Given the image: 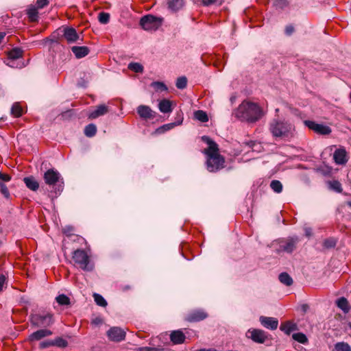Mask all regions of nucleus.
<instances>
[{
  "instance_id": "f257e3e1",
  "label": "nucleus",
  "mask_w": 351,
  "mask_h": 351,
  "mask_svg": "<svg viewBox=\"0 0 351 351\" xmlns=\"http://www.w3.org/2000/svg\"><path fill=\"white\" fill-rule=\"evenodd\" d=\"M208 147L204 151L206 155V169L210 172H217L224 167L225 159L219 154L217 144L207 136L202 137Z\"/></svg>"
},
{
  "instance_id": "f03ea898",
  "label": "nucleus",
  "mask_w": 351,
  "mask_h": 351,
  "mask_svg": "<svg viewBox=\"0 0 351 351\" xmlns=\"http://www.w3.org/2000/svg\"><path fill=\"white\" fill-rule=\"evenodd\" d=\"M232 115L241 121L254 123L263 116V112L257 104L245 100L233 111Z\"/></svg>"
},
{
  "instance_id": "7ed1b4c3",
  "label": "nucleus",
  "mask_w": 351,
  "mask_h": 351,
  "mask_svg": "<svg viewBox=\"0 0 351 351\" xmlns=\"http://www.w3.org/2000/svg\"><path fill=\"white\" fill-rule=\"evenodd\" d=\"M269 130L274 138L286 139L293 136L295 127L289 121L274 119L269 123Z\"/></svg>"
},
{
  "instance_id": "20e7f679",
  "label": "nucleus",
  "mask_w": 351,
  "mask_h": 351,
  "mask_svg": "<svg viewBox=\"0 0 351 351\" xmlns=\"http://www.w3.org/2000/svg\"><path fill=\"white\" fill-rule=\"evenodd\" d=\"M44 180L47 184L52 186L56 195L60 194L64 189V182L58 171L51 169L44 174Z\"/></svg>"
},
{
  "instance_id": "39448f33",
  "label": "nucleus",
  "mask_w": 351,
  "mask_h": 351,
  "mask_svg": "<svg viewBox=\"0 0 351 351\" xmlns=\"http://www.w3.org/2000/svg\"><path fill=\"white\" fill-rule=\"evenodd\" d=\"M72 259L75 264L84 271H91L94 268V265L90 263L89 256L84 250H75L73 252Z\"/></svg>"
},
{
  "instance_id": "423d86ee",
  "label": "nucleus",
  "mask_w": 351,
  "mask_h": 351,
  "mask_svg": "<svg viewBox=\"0 0 351 351\" xmlns=\"http://www.w3.org/2000/svg\"><path fill=\"white\" fill-rule=\"evenodd\" d=\"M32 325L36 328H46L51 326L54 321L53 314L47 313L44 314H33L30 315Z\"/></svg>"
},
{
  "instance_id": "0eeeda50",
  "label": "nucleus",
  "mask_w": 351,
  "mask_h": 351,
  "mask_svg": "<svg viewBox=\"0 0 351 351\" xmlns=\"http://www.w3.org/2000/svg\"><path fill=\"white\" fill-rule=\"evenodd\" d=\"M163 19L152 14L143 16L140 20V25L146 31H155L162 25Z\"/></svg>"
},
{
  "instance_id": "6e6552de",
  "label": "nucleus",
  "mask_w": 351,
  "mask_h": 351,
  "mask_svg": "<svg viewBox=\"0 0 351 351\" xmlns=\"http://www.w3.org/2000/svg\"><path fill=\"white\" fill-rule=\"evenodd\" d=\"M298 242L299 238L298 237H292L287 239L280 240L278 241L279 247L276 249V252L278 253L284 252L290 254L295 250Z\"/></svg>"
},
{
  "instance_id": "1a4fd4ad",
  "label": "nucleus",
  "mask_w": 351,
  "mask_h": 351,
  "mask_svg": "<svg viewBox=\"0 0 351 351\" xmlns=\"http://www.w3.org/2000/svg\"><path fill=\"white\" fill-rule=\"evenodd\" d=\"M304 125L309 129L313 130L319 134L326 135L331 132V129L327 125L317 123L315 121L309 120L304 121Z\"/></svg>"
},
{
  "instance_id": "9d476101",
  "label": "nucleus",
  "mask_w": 351,
  "mask_h": 351,
  "mask_svg": "<svg viewBox=\"0 0 351 351\" xmlns=\"http://www.w3.org/2000/svg\"><path fill=\"white\" fill-rule=\"evenodd\" d=\"M107 336L112 341L120 342L125 339V331L119 327H111L107 331Z\"/></svg>"
},
{
  "instance_id": "9b49d317",
  "label": "nucleus",
  "mask_w": 351,
  "mask_h": 351,
  "mask_svg": "<svg viewBox=\"0 0 351 351\" xmlns=\"http://www.w3.org/2000/svg\"><path fill=\"white\" fill-rule=\"evenodd\" d=\"M63 37L69 43H74L82 40V32L78 34L73 27H64L63 31Z\"/></svg>"
},
{
  "instance_id": "f8f14e48",
  "label": "nucleus",
  "mask_w": 351,
  "mask_h": 351,
  "mask_svg": "<svg viewBox=\"0 0 351 351\" xmlns=\"http://www.w3.org/2000/svg\"><path fill=\"white\" fill-rule=\"evenodd\" d=\"M247 337L252 339L256 343H263L267 339L265 332L260 329H250L247 330Z\"/></svg>"
},
{
  "instance_id": "ddd939ff",
  "label": "nucleus",
  "mask_w": 351,
  "mask_h": 351,
  "mask_svg": "<svg viewBox=\"0 0 351 351\" xmlns=\"http://www.w3.org/2000/svg\"><path fill=\"white\" fill-rule=\"evenodd\" d=\"M259 321L265 328L274 330L278 328V320L275 317L261 316Z\"/></svg>"
},
{
  "instance_id": "4468645a",
  "label": "nucleus",
  "mask_w": 351,
  "mask_h": 351,
  "mask_svg": "<svg viewBox=\"0 0 351 351\" xmlns=\"http://www.w3.org/2000/svg\"><path fill=\"white\" fill-rule=\"evenodd\" d=\"M183 121V117L182 114L178 115L176 121L173 123H167L165 124L158 128H157L155 131V133L156 134H163L165 132L170 130L173 129L174 127L177 125H180L182 123Z\"/></svg>"
},
{
  "instance_id": "2eb2a0df",
  "label": "nucleus",
  "mask_w": 351,
  "mask_h": 351,
  "mask_svg": "<svg viewBox=\"0 0 351 351\" xmlns=\"http://www.w3.org/2000/svg\"><path fill=\"white\" fill-rule=\"evenodd\" d=\"M333 159L337 165H345L348 161L346 150L344 149H337L333 154Z\"/></svg>"
},
{
  "instance_id": "dca6fc26",
  "label": "nucleus",
  "mask_w": 351,
  "mask_h": 351,
  "mask_svg": "<svg viewBox=\"0 0 351 351\" xmlns=\"http://www.w3.org/2000/svg\"><path fill=\"white\" fill-rule=\"evenodd\" d=\"M108 106L105 104H101L96 107L95 110L88 114V119H95L99 117L106 114L108 112Z\"/></svg>"
},
{
  "instance_id": "f3484780",
  "label": "nucleus",
  "mask_w": 351,
  "mask_h": 351,
  "mask_svg": "<svg viewBox=\"0 0 351 351\" xmlns=\"http://www.w3.org/2000/svg\"><path fill=\"white\" fill-rule=\"evenodd\" d=\"M137 112L141 118L145 119H149L154 117V112L148 106H139L137 108Z\"/></svg>"
},
{
  "instance_id": "a211bd4d",
  "label": "nucleus",
  "mask_w": 351,
  "mask_h": 351,
  "mask_svg": "<svg viewBox=\"0 0 351 351\" xmlns=\"http://www.w3.org/2000/svg\"><path fill=\"white\" fill-rule=\"evenodd\" d=\"M207 317V314L201 310H197L189 313L186 317V319L189 322H199L203 320Z\"/></svg>"
},
{
  "instance_id": "6ab92c4d",
  "label": "nucleus",
  "mask_w": 351,
  "mask_h": 351,
  "mask_svg": "<svg viewBox=\"0 0 351 351\" xmlns=\"http://www.w3.org/2000/svg\"><path fill=\"white\" fill-rule=\"evenodd\" d=\"M52 334V332L48 329H40L36 332H32L29 336V341H38L45 337L50 336Z\"/></svg>"
},
{
  "instance_id": "aec40b11",
  "label": "nucleus",
  "mask_w": 351,
  "mask_h": 351,
  "mask_svg": "<svg viewBox=\"0 0 351 351\" xmlns=\"http://www.w3.org/2000/svg\"><path fill=\"white\" fill-rule=\"evenodd\" d=\"M185 339V335L180 330H173L170 335V339L173 344L183 343Z\"/></svg>"
},
{
  "instance_id": "412c9836",
  "label": "nucleus",
  "mask_w": 351,
  "mask_h": 351,
  "mask_svg": "<svg viewBox=\"0 0 351 351\" xmlns=\"http://www.w3.org/2000/svg\"><path fill=\"white\" fill-rule=\"evenodd\" d=\"M72 52L75 54L77 58H82L88 54L90 50L85 46L74 45L71 48Z\"/></svg>"
},
{
  "instance_id": "4be33fe9",
  "label": "nucleus",
  "mask_w": 351,
  "mask_h": 351,
  "mask_svg": "<svg viewBox=\"0 0 351 351\" xmlns=\"http://www.w3.org/2000/svg\"><path fill=\"white\" fill-rule=\"evenodd\" d=\"M23 51L20 47H15L13 48L12 50L9 51L8 53V56L10 62L8 63V64L13 67L14 66L11 64V62L14 60L21 58L23 55Z\"/></svg>"
},
{
  "instance_id": "5701e85b",
  "label": "nucleus",
  "mask_w": 351,
  "mask_h": 351,
  "mask_svg": "<svg viewBox=\"0 0 351 351\" xmlns=\"http://www.w3.org/2000/svg\"><path fill=\"white\" fill-rule=\"evenodd\" d=\"M280 329L283 331L286 335H290L291 332L298 330V326L296 324L288 321L281 324Z\"/></svg>"
},
{
  "instance_id": "b1692460",
  "label": "nucleus",
  "mask_w": 351,
  "mask_h": 351,
  "mask_svg": "<svg viewBox=\"0 0 351 351\" xmlns=\"http://www.w3.org/2000/svg\"><path fill=\"white\" fill-rule=\"evenodd\" d=\"M159 110L162 113H170L172 108V102L167 99L161 100L158 104Z\"/></svg>"
},
{
  "instance_id": "393cba45",
  "label": "nucleus",
  "mask_w": 351,
  "mask_h": 351,
  "mask_svg": "<svg viewBox=\"0 0 351 351\" xmlns=\"http://www.w3.org/2000/svg\"><path fill=\"white\" fill-rule=\"evenodd\" d=\"M336 304L344 313H348L350 310V306L348 301L344 297L338 298L336 301Z\"/></svg>"
},
{
  "instance_id": "a878e982",
  "label": "nucleus",
  "mask_w": 351,
  "mask_h": 351,
  "mask_svg": "<svg viewBox=\"0 0 351 351\" xmlns=\"http://www.w3.org/2000/svg\"><path fill=\"white\" fill-rule=\"evenodd\" d=\"M23 181L26 186L32 191H36L39 188L38 182L32 176L24 178Z\"/></svg>"
},
{
  "instance_id": "bb28decb",
  "label": "nucleus",
  "mask_w": 351,
  "mask_h": 351,
  "mask_svg": "<svg viewBox=\"0 0 351 351\" xmlns=\"http://www.w3.org/2000/svg\"><path fill=\"white\" fill-rule=\"evenodd\" d=\"M184 0H167L169 9L172 11H178L184 6Z\"/></svg>"
},
{
  "instance_id": "cd10ccee",
  "label": "nucleus",
  "mask_w": 351,
  "mask_h": 351,
  "mask_svg": "<svg viewBox=\"0 0 351 351\" xmlns=\"http://www.w3.org/2000/svg\"><path fill=\"white\" fill-rule=\"evenodd\" d=\"M278 279L281 283L286 286H291L293 282L292 278L287 272L281 273L278 276Z\"/></svg>"
},
{
  "instance_id": "c85d7f7f",
  "label": "nucleus",
  "mask_w": 351,
  "mask_h": 351,
  "mask_svg": "<svg viewBox=\"0 0 351 351\" xmlns=\"http://www.w3.org/2000/svg\"><path fill=\"white\" fill-rule=\"evenodd\" d=\"M56 301L60 306H69L71 305L70 298L65 294H60L56 297Z\"/></svg>"
},
{
  "instance_id": "c756f323",
  "label": "nucleus",
  "mask_w": 351,
  "mask_h": 351,
  "mask_svg": "<svg viewBox=\"0 0 351 351\" xmlns=\"http://www.w3.org/2000/svg\"><path fill=\"white\" fill-rule=\"evenodd\" d=\"M97 132V127L93 123L87 125L84 128V134L87 137H93Z\"/></svg>"
},
{
  "instance_id": "7c9ffc66",
  "label": "nucleus",
  "mask_w": 351,
  "mask_h": 351,
  "mask_svg": "<svg viewBox=\"0 0 351 351\" xmlns=\"http://www.w3.org/2000/svg\"><path fill=\"white\" fill-rule=\"evenodd\" d=\"M194 117L195 119L202 123L207 122L208 121V117L206 112L202 110H196L194 112Z\"/></svg>"
},
{
  "instance_id": "2f4dec72",
  "label": "nucleus",
  "mask_w": 351,
  "mask_h": 351,
  "mask_svg": "<svg viewBox=\"0 0 351 351\" xmlns=\"http://www.w3.org/2000/svg\"><path fill=\"white\" fill-rule=\"evenodd\" d=\"M11 113L13 116L15 117H21L23 113V110L21 106L19 103H14L13 104L12 108H11Z\"/></svg>"
},
{
  "instance_id": "473e14b6",
  "label": "nucleus",
  "mask_w": 351,
  "mask_h": 351,
  "mask_svg": "<svg viewBox=\"0 0 351 351\" xmlns=\"http://www.w3.org/2000/svg\"><path fill=\"white\" fill-rule=\"evenodd\" d=\"M337 240L334 238H328L323 241V247L326 250L334 248L336 246Z\"/></svg>"
},
{
  "instance_id": "72a5a7b5",
  "label": "nucleus",
  "mask_w": 351,
  "mask_h": 351,
  "mask_svg": "<svg viewBox=\"0 0 351 351\" xmlns=\"http://www.w3.org/2000/svg\"><path fill=\"white\" fill-rule=\"evenodd\" d=\"M151 86L154 88L156 91L158 92L167 91L168 90L167 86L162 82H153L151 84Z\"/></svg>"
},
{
  "instance_id": "f704fd0d",
  "label": "nucleus",
  "mask_w": 351,
  "mask_h": 351,
  "mask_svg": "<svg viewBox=\"0 0 351 351\" xmlns=\"http://www.w3.org/2000/svg\"><path fill=\"white\" fill-rule=\"evenodd\" d=\"M270 187L275 193H280L282 191V184L277 180H274L271 182Z\"/></svg>"
},
{
  "instance_id": "c9c22d12",
  "label": "nucleus",
  "mask_w": 351,
  "mask_h": 351,
  "mask_svg": "<svg viewBox=\"0 0 351 351\" xmlns=\"http://www.w3.org/2000/svg\"><path fill=\"white\" fill-rule=\"evenodd\" d=\"M328 186L331 190L337 193H341L342 191L341 184L337 180L330 181Z\"/></svg>"
},
{
  "instance_id": "e433bc0d",
  "label": "nucleus",
  "mask_w": 351,
  "mask_h": 351,
  "mask_svg": "<svg viewBox=\"0 0 351 351\" xmlns=\"http://www.w3.org/2000/svg\"><path fill=\"white\" fill-rule=\"evenodd\" d=\"M292 337L294 340L297 341L300 343L305 344L308 342V339L306 336L302 332L294 333L293 334Z\"/></svg>"
},
{
  "instance_id": "4c0bfd02",
  "label": "nucleus",
  "mask_w": 351,
  "mask_h": 351,
  "mask_svg": "<svg viewBox=\"0 0 351 351\" xmlns=\"http://www.w3.org/2000/svg\"><path fill=\"white\" fill-rule=\"evenodd\" d=\"M93 298L95 303L100 306L105 307L107 306V302L104 298L99 293H94Z\"/></svg>"
},
{
  "instance_id": "58836bf2",
  "label": "nucleus",
  "mask_w": 351,
  "mask_h": 351,
  "mask_svg": "<svg viewBox=\"0 0 351 351\" xmlns=\"http://www.w3.org/2000/svg\"><path fill=\"white\" fill-rule=\"evenodd\" d=\"M38 14L37 8L32 6L27 10V15L32 21L37 20Z\"/></svg>"
},
{
  "instance_id": "ea45409f",
  "label": "nucleus",
  "mask_w": 351,
  "mask_h": 351,
  "mask_svg": "<svg viewBox=\"0 0 351 351\" xmlns=\"http://www.w3.org/2000/svg\"><path fill=\"white\" fill-rule=\"evenodd\" d=\"M128 69L135 73H142L143 66L138 62H131L128 64Z\"/></svg>"
},
{
  "instance_id": "a19ab883",
  "label": "nucleus",
  "mask_w": 351,
  "mask_h": 351,
  "mask_svg": "<svg viewBox=\"0 0 351 351\" xmlns=\"http://www.w3.org/2000/svg\"><path fill=\"white\" fill-rule=\"evenodd\" d=\"M187 85V78L185 76L179 77L176 83V86L178 89H184Z\"/></svg>"
},
{
  "instance_id": "79ce46f5",
  "label": "nucleus",
  "mask_w": 351,
  "mask_h": 351,
  "mask_svg": "<svg viewBox=\"0 0 351 351\" xmlns=\"http://www.w3.org/2000/svg\"><path fill=\"white\" fill-rule=\"evenodd\" d=\"M335 351H351V348L346 343L339 342L335 344Z\"/></svg>"
},
{
  "instance_id": "37998d69",
  "label": "nucleus",
  "mask_w": 351,
  "mask_h": 351,
  "mask_svg": "<svg viewBox=\"0 0 351 351\" xmlns=\"http://www.w3.org/2000/svg\"><path fill=\"white\" fill-rule=\"evenodd\" d=\"M273 4L276 9L282 10L289 5L287 0H273Z\"/></svg>"
},
{
  "instance_id": "c03bdc74",
  "label": "nucleus",
  "mask_w": 351,
  "mask_h": 351,
  "mask_svg": "<svg viewBox=\"0 0 351 351\" xmlns=\"http://www.w3.org/2000/svg\"><path fill=\"white\" fill-rule=\"evenodd\" d=\"M67 341L61 337L56 338L53 341V346H56L59 348H65L67 346Z\"/></svg>"
},
{
  "instance_id": "a18cd8bd",
  "label": "nucleus",
  "mask_w": 351,
  "mask_h": 351,
  "mask_svg": "<svg viewBox=\"0 0 351 351\" xmlns=\"http://www.w3.org/2000/svg\"><path fill=\"white\" fill-rule=\"evenodd\" d=\"M99 21L102 24H106L110 19V15L106 12H100L98 16Z\"/></svg>"
},
{
  "instance_id": "49530a36",
  "label": "nucleus",
  "mask_w": 351,
  "mask_h": 351,
  "mask_svg": "<svg viewBox=\"0 0 351 351\" xmlns=\"http://www.w3.org/2000/svg\"><path fill=\"white\" fill-rule=\"evenodd\" d=\"M295 31V28L293 25L289 24L285 27V32L287 36H291Z\"/></svg>"
},
{
  "instance_id": "de8ad7c7",
  "label": "nucleus",
  "mask_w": 351,
  "mask_h": 351,
  "mask_svg": "<svg viewBox=\"0 0 351 351\" xmlns=\"http://www.w3.org/2000/svg\"><path fill=\"white\" fill-rule=\"evenodd\" d=\"M49 4L48 0H37L36 1V5L37 8L42 9L44 7L47 6Z\"/></svg>"
},
{
  "instance_id": "09e8293b",
  "label": "nucleus",
  "mask_w": 351,
  "mask_h": 351,
  "mask_svg": "<svg viewBox=\"0 0 351 351\" xmlns=\"http://www.w3.org/2000/svg\"><path fill=\"white\" fill-rule=\"evenodd\" d=\"M162 349L155 347H141L138 348L139 351H161Z\"/></svg>"
},
{
  "instance_id": "8fccbe9b",
  "label": "nucleus",
  "mask_w": 351,
  "mask_h": 351,
  "mask_svg": "<svg viewBox=\"0 0 351 351\" xmlns=\"http://www.w3.org/2000/svg\"><path fill=\"white\" fill-rule=\"evenodd\" d=\"M50 346H53V341L52 340L44 341L40 343V348H47Z\"/></svg>"
},
{
  "instance_id": "3c124183",
  "label": "nucleus",
  "mask_w": 351,
  "mask_h": 351,
  "mask_svg": "<svg viewBox=\"0 0 351 351\" xmlns=\"http://www.w3.org/2000/svg\"><path fill=\"white\" fill-rule=\"evenodd\" d=\"M11 180V177L8 175L0 172V180L2 182H9Z\"/></svg>"
},
{
  "instance_id": "603ef678",
  "label": "nucleus",
  "mask_w": 351,
  "mask_h": 351,
  "mask_svg": "<svg viewBox=\"0 0 351 351\" xmlns=\"http://www.w3.org/2000/svg\"><path fill=\"white\" fill-rule=\"evenodd\" d=\"M204 5L208 6L219 1V0H202Z\"/></svg>"
},
{
  "instance_id": "864d4df0",
  "label": "nucleus",
  "mask_w": 351,
  "mask_h": 351,
  "mask_svg": "<svg viewBox=\"0 0 351 351\" xmlns=\"http://www.w3.org/2000/svg\"><path fill=\"white\" fill-rule=\"evenodd\" d=\"M5 282V277L3 275L0 276V292L2 291L4 283Z\"/></svg>"
},
{
  "instance_id": "5fc2aeb1",
  "label": "nucleus",
  "mask_w": 351,
  "mask_h": 351,
  "mask_svg": "<svg viewBox=\"0 0 351 351\" xmlns=\"http://www.w3.org/2000/svg\"><path fill=\"white\" fill-rule=\"evenodd\" d=\"M92 323L96 326L100 325L102 324V319L100 317H96L93 320Z\"/></svg>"
},
{
  "instance_id": "6e6d98bb",
  "label": "nucleus",
  "mask_w": 351,
  "mask_h": 351,
  "mask_svg": "<svg viewBox=\"0 0 351 351\" xmlns=\"http://www.w3.org/2000/svg\"><path fill=\"white\" fill-rule=\"evenodd\" d=\"M305 235L310 237L312 235V229L311 228H305L304 229Z\"/></svg>"
},
{
  "instance_id": "4d7b16f0",
  "label": "nucleus",
  "mask_w": 351,
  "mask_h": 351,
  "mask_svg": "<svg viewBox=\"0 0 351 351\" xmlns=\"http://www.w3.org/2000/svg\"><path fill=\"white\" fill-rule=\"evenodd\" d=\"M5 36V32H0V43L3 41Z\"/></svg>"
},
{
  "instance_id": "13d9d810",
  "label": "nucleus",
  "mask_w": 351,
  "mask_h": 351,
  "mask_svg": "<svg viewBox=\"0 0 351 351\" xmlns=\"http://www.w3.org/2000/svg\"><path fill=\"white\" fill-rule=\"evenodd\" d=\"M5 95L4 90L3 89L2 86L0 85V97H3Z\"/></svg>"
},
{
  "instance_id": "bf43d9fd",
  "label": "nucleus",
  "mask_w": 351,
  "mask_h": 351,
  "mask_svg": "<svg viewBox=\"0 0 351 351\" xmlns=\"http://www.w3.org/2000/svg\"><path fill=\"white\" fill-rule=\"evenodd\" d=\"M78 85L80 86H82V87H86V84H81L80 82L78 83Z\"/></svg>"
},
{
  "instance_id": "052dcab7",
  "label": "nucleus",
  "mask_w": 351,
  "mask_h": 351,
  "mask_svg": "<svg viewBox=\"0 0 351 351\" xmlns=\"http://www.w3.org/2000/svg\"><path fill=\"white\" fill-rule=\"evenodd\" d=\"M50 40L49 38H46L45 40V44H49L48 42Z\"/></svg>"
},
{
  "instance_id": "680f3d73",
  "label": "nucleus",
  "mask_w": 351,
  "mask_h": 351,
  "mask_svg": "<svg viewBox=\"0 0 351 351\" xmlns=\"http://www.w3.org/2000/svg\"><path fill=\"white\" fill-rule=\"evenodd\" d=\"M347 204L351 208V202H348Z\"/></svg>"
},
{
  "instance_id": "e2e57ef3",
  "label": "nucleus",
  "mask_w": 351,
  "mask_h": 351,
  "mask_svg": "<svg viewBox=\"0 0 351 351\" xmlns=\"http://www.w3.org/2000/svg\"><path fill=\"white\" fill-rule=\"evenodd\" d=\"M56 41H53V40H51V43L49 44H53V43H55Z\"/></svg>"
}]
</instances>
